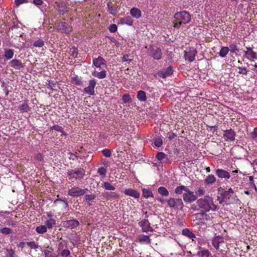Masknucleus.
Masks as SVG:
<instances>
[{"label":"nucleus","mask_w":257,"mask_h":257,"mask_svg":"<svg viewBox=\"0 0 257 257\" xmlns=\"http://www.w3.org/2000/svg\"><path fill=\"white\" fill-rule=\"evenodd\" d=\"M210 252L207 249H201L197 253L198 257H208Z\"/></svg>","instance_id":"obj_35"},{"label":"nucleus","mask_w":257,"mask_h":257,"mask_svg":"<svg viewBox=\"0 0 257 257\" xmlns=\"http://www.w3.org/2000/svg\"><path fill=\"white\" fill-rule=\"evenodd\" d=\"M175 21L173 22V26L179 28L182 24H186L190 21V16L186 11L178 12L174 15Z\"/></svg>","instance_id":"obj_2"},{"label":"nucleus","mask_w":257,"mask_h":257,"mask_svg":"<svg viewBox=\"0 0 257 257\" xmlns=\"http://www.w3.org/2000/svg\"><path fill=\"white\" fill-rule=\"evenodd\" d=\"M85 198L86 201H90L94 199L95 196L94 194L86 195Z\"/></svg>","instance_id":"obj_58"},{"label":"nucleus","mask_w":257,"mask_h":257,"mask_svg":"<svg viewBox=\"0 0 257 257\" xmlns=\"http://www.w3.org/2000/svg\"><path fill=\"white\" fill-rule=\"evenodd\" d=\"M139 225L142 228V230L144 232H148L152 230V228L148 220L144 219L141 220L139 222Z\"/></svg>","instance_id":"obj_17"},{"label":"nucleus","mask_w":257,"mask_h":257,"mask_svg":"<svg viewBox=\"0 0 257 257\" xmlns=\"http://www.w3.org/2000/svg\"><path fill=\"white\" fill-rule=\"evenodd\" d=\"M75 83L77 85H80L81 84V80L78 78V77H75L73 79Z\"/></svg>","instance_id":"obj_64"},{"label":"nucleus","mask_w":257,"mask_h":257,"mask_svg":"<svg viewBox=\"0 0 257 257\" xmlns=\"http://www.w3.org/2000/svg\"><path fill=\"white\" fill-rule=\"evenodd\" d=\"M109 30L111 33H114L117 31V27L115 24H111L109 26Z\"/></svg>","instance_id":"obj_52"},{"label":"nucleus","mask_w":257,"mask_h":257,"mask_svg":"<svg viewBox=\"0 0 257 257\" xmlns=\"http://www.w3.org/2000/svg\"><path fill=\"white\" fill-rule=\"evenodd\" d=\"M96 84V81L94 79H91L89 81V85L84 88V91L90 95H93L94 94V88Z\"/></svg>","instance_id":"obj_11"},{"label":"nucleus","mask_w":257,"mask_h":257,"mask_svg":"<svg viewBox=\"0 0 257 257\" xmlns=\"http://www.w3.org/2000/svg\"><path fill=\"white\" fill-rule=\"evenodd\" d=\"M34 46L36 47H42L44 45V42L42 40H38L34 43Z\"/></svg>","instance_id":"obj_42"},{"label":"nucleus","mask_w":257,"mask_h":257,"mask_svg":"<svg viewBox=\"0 0 257 257\" xmlns=\"http://www.w3.org/2000/svg\"><path fill=\"white\" fill-rule=\"evenodd\" d=\"M229 51V48L227 47H222L221 48V50L219 53V55L220 57L224 58L225 57Z\"/></svg>","instance_id":"obj_34"},{"label":"nucleus","mask_w":257,"mask_h":257,"mask_svg":"<svg viewBox=\"0 0 257 257\" xmlns=\"http://www.w3.org/2000/svg\"><path fill=\"white\" fill-rule=\"evenodd\" d=\"M238 69L239 70L238 73L244 75H246L247 74L248 70L245 67H238Z\"/></svg>","instance_id":"obj_51"},{"label":"nucleus","mask_w":257,"mask_h":257,"mask_svg":"<svg viewBox=\"0 0 257 257\" xmlns=\"http://www.w3.org/2000/svg\"><path fill=\"white\" fill-rule=\"evenodd\" d=\"M58 29L62 32L69 34L72 30V28L65 22H60L58 27Z\"/></svg>","instance_id":"obj_15"},{"label":"nucleus","mask_w":257,"mask_h":257,"mask_svg":"<svg viewBox=\"0 0 257 257\" xmlns=\"http://www.w3.org/2000/svg\"><path fill=\"white\" fill-rule=\"evenodd\" d=\"M92 75L98 79H102L106 77L107 72L106 70H102L100 72H98L96 70H94L92 72Z\"/></svg>","instance_id":"obj_22"},{"label":"nucleus","mask_w":257,"mask_h":257,"mask_svg":"<svg viewBox=\"0 0 257 257\" xmlns=\"http://www.w3.org/2000/svg\"><path fill=\"white\" fill-rule=\"evenodd\" d=\"M68 154L69 155V159L70 160H75L77 158V156L76 155H75V154H73V153H72L71 152H69L68 153Z\"/></svg>","instance_id":"obj_61"},{"label":"nucleus","mask_w":257,"mask_h":257,"mask_svg":"<svg viewBox=\"0 0 257 257\" xmlns=\"http://www.w3.org/2000/svg\"><path fill=\"white\" fill-rule=\"evenodd\" d=\"M1 232L4 234H9L11 233L12 230L10 228L4 227L0 230Z\"/></svg>","instance_id":"obj_49"},{"label":"nucleus","mask_w":257,"mask_h":257,"mask_svg":"<svg viewBox=\"0 0 257 257\" xmlns=\"http://www.w3.org/2000/svg\"><path fill=\"white\" fill-rule=\"evenodd\" d=\"M236 134L231 128L224 131L223 138L226 142H232L234 141Z\"/></svg>","instance_id":"obj_9"},{"label":"nucleus","mask_w":257,"mask_h":257,"mask_svg":"<svg viewBox=\"0 0 257 257\" xmlns=\"http://www.w3.org/2000/svg\"><path fill=\"white\" fill-rule=\"evenodd\" d=\"M222 197V200L220 201V203H222L224 199L229 200L230 198L235 200L236 198V196L234 194L233 189L231 188H229L227 190L224 191L221 194Z\"/></svg>","instance_id":"obj_8"},{"label":"nucleus","mask_w":257,"mask_h":257,"mask_svg":"<svg viewBox=\"0 0 257 257\" xmlns=\"http://www.w3.org/2000/svg\"><path fill=\"white\" fill-rule=\"evenodd\" d=\"M143 196L146 198L154 197L152 192L150 189H143Z\"/></svg>","instance_id":"obj_32"},{"label":"nucleus","mask_w":257,"mask_h":257,"mask_svg":"<svg viewBox=\"0 0 257 257\" xmlns=\"http://www.w3.org/2000/svg\"><path fill=\"white\" fill-rule=\"evenodd\" d=\"M155 145L157 147H160L163 144L162 140L161 138L156 139L154 142Z\"/></svg>","instance_id":"obj_54"},{"label":"nucleus","mask_w":257,"mask_h":257,"mask_svg":"<svg viewBox=\"0 0 257 257\" xmlns=\"http://www.w3.org/2000/svg\"><path fill=\"white\" fill-rule=\"evenodd\" d=\"M251 137L253 140H257V127H255L250 134Z\"/></svg>","instance_id":"obj_55"},{"label":"nucleus","mask_w":257,"mask_h":257,"mask_svg":"<svg viewBox=\"0 0 257 257\" xmlns=\"http://www.w3.org/2000/svg\"><path fill=\"white\" fill-rule=\"evenodd\" d=\"M197 54V51L193 48H189L185 51L184 57L186 60L189 62H192L195 59Z\"/></svg>","instance_id":"obj_6"},{"label":"nucleus","mask_w":257,"mask_h":257,"mask_svg":"<svg viewBox=\"0 0 257 257\" xmlns=\"http://www.w3.org/2000/svg\"><path fill=\"white\" fill-rule=\"evenodd\" d=\"M97 172L102 177H104L106 175V170L104 167H100L98 168Z\"/></svg>","instance_id":"obj_44"},{"label":"nucleus","mask_w":257,"mask_h":257,"mask_svg":"<svg viewBox=\"0 0 257 257\" xmlns=\"http://www.w3.org/2000/svg\"><path fill=\"white\" fill-rule=\"evenodd\" d=\"M173 68L171 66H169L166 69L159 72L157 73V75L163 78H165L171 75L173 73Z\"/></svg>","instance_id":"obj_16"},{"label":"nucleus","mask_w":257,"mask_h":257,"mask_svg":"<svg viewBox=\"0 0 257 257\" xmlns=\"http://www.w3.org/2000/svg\"><path fill=\"white\" fill-rule=\"evenodd\" d=\"M6 255L7 257H17L15 251L12 249H8L7 250Z\"/></svg>","instance_id":"obj_43"},{"label":"nucleus","mask_w":257,"mask_h":257,"mask_svg":"<svg viewBox=\"0 0 257 257\" xmlns=\"http://www.w3.org/2000/svg\"><path fill=\"white\" fill-rule=\"evenodd\" d=\"M140 242H143L146 243H149L150 242V237L148 235H143L139 238Z\"/></svg>","instance_id":"obj_38"},{"label":"nucleus","mask_w":257,"mask_h":257,"mask_svg":"<svg viewBox=\"0 0 257 257\" xmlns=\"http://www.w3.org/2000/svg\"><path fill=\"white\" fill-rule=\"evenodd\" d=\"M102 153L106 157H110L111 156V152L109 149H104L102 151Z\"/></svg>","instance_id":"obj_48"},{"label":"nucleus","mask_w":257,"mask_h":257,"mask_svg":"<svg viewBox=\"0 0 257 257\" xmlns=\"http://www.w3.org/2000/svg\"><path fill=\"white\" fill-rule=\"evenodd\" d=\"M165 157H166V155L163 152H159L156 155L157 158L159 161L163 160L164 159H165Z\"/></svg>","instance_id":"obj_50"},{"label":"nucleus","mask_w":257,"mask_h":257,"mask_svg":"<svg viewBox=\"0 0 257 257\" xmlns=\"http://www.w3.org/2000/svg\"><path fill=\"white\" fill-rule=\"evenodd\" d=\"M168 206L175 209L182 210L184 207L183 201L180 198H174L170 197L166 200Z\"/></svg>","instance_id":"obj_3"},{"label":"nucleus","mask_w":257,"mask_h":257,"mask_svg":"<svg viewBox=\"0 0 257 257\" xmlns=\"http://www.w3.org/2000/svg\"><path fill=\"white\" fill-rule=\"evenodd\" d=\"M26 243L31 248L37 249L39 247L38 244L34 241L27 242Z\"/></svg>","instance_id":"obj_45"},{"label":"nucleus","mask_w":257,"mask_h":257,"mask_svg":"<svg viewBox=\"0 0 257 257\" xmlns=\"http://www.w3.org/2000/svg\"><path fill=\"white\" fill-rule=\"evenodd\" d=\"M149 56L156 60H160L162 55L161 50L155 46H150L147 51Z\"/></svg>","instance_id":"obj_4"},{"label":"nucleus","mask_w":257,"mask_h":257,"mask_svg":"<svg viewBox=\"0 0 257 257\" xmlns=\"http://www.w3.org/2000/svg\"><path fill=\"white\" fill-rule=\"evenodd\" d=\"M4 57L6 60L12 59L14 55V50L11 49L6 48L4 49Z\"/></svg>","instance_id":"obj_26"},{"label":"nucleus","mask_w":257,"mask_h":257,"mask_svg":"<svg viewBox=\"0 0 257 257\" xmlns=\"http://www.w3.org/2000/svg\"><path fill=\"white\" fill-rule=\"evenodd\" d=\"M184 201L186 203H190L195 201L197 197L194 194V192L187 189V191L183 194Z\"/></svg>","instance_id":"obj_7"},{"label":"nucleus","mask_w":257,"mask_h":257,"mask_svg":"<svg viewBox=\"0 0 257 257\" xmlns=\"http://www.w3.org/2000/svg\"><path fill=\"white\" fill-rule=\"evenodd\" d=\"M79 225V222L76 219H71L65 221L63 222V226L66 228L73 229Z\"/></svg>","instance_id":"obj_12"},{"label":"nucleus","mask_w":257,"mask_h":257,"mask_svg":"<svg viewBox=\"0 0 257 257\" xmlns=\"http://www.w3.org/2000/svg\"><path fill=\"white\" fill-rule=\"evenodd\" d=\"M68 175L69 176V179H72L75 178L76 179L78 178H81L83 177V175L81 171L80 170H68L67 172Z\"/></svg>","instance_id":"obj_13"},{"label":"nucleus","mask_w":257,"mask_h":257,"mask_svg":"<svg viewBox=\"0 0 257 257\" xmlns=\"http://www.w3.org/2000/svg\"><path fill=\"white\" fill-rule=\"evenodd\" d=\"M133 20L130 16L125 17L122 18H120L118 21V24L120 25H127L128 26H132L133 24Z\"/></svg>","instance_id":"obj_20"},{"label":"nucleus","mask_w":257,"mask_h":257,"mask_svg":"<svg viewBox=\"0 0 257 257\" xmlns=\"http://www.w3.org/2000/svg\"><path fill=\"white\" fill-rule=\"evenodd\" d=\"M28 3V0H15V4L17 7H19L22 4Z\"/></svg>","instance_id":"obj_53"},{"label":"nucleus","mask_w":257,"mask_h":257,"mask_svg":"<svg viewBox=\"0 0 257 257\" xmlns=\"http://www.w3.org/2000/svg\"><path fill=\"white\" fill-rule=\"evenodd\" d=\"M35 158L39 161H41L43 160V156L40 154H37L35 155Z\"/></svg>","instance_id":"obj_63"},{"label":"nucleus","mask_w":257,"mask_h":257,"mask_svg":"<svg viewBox=\"0 0 257 257\" xmlns=\"http://www.w3.org/2000/svg\"><path fill=\"white\" fill-rule=\"evenodd\" d=\"M33 4L35 6L38 7L42 5L44 2L42 0H33Z\"/></svg>","instance_id":"obj_57"},{"label":"nucleus","mask_w":257,"mask_h":257,"mask_svg":"<svg viewBox=\"0 0 257 257\" xmlns=\"http://www.w3.org/2000/svg\"><path fill=\"white\" fill-rule=\"evenodd\" d=\"M205 183L207 184H212L216 181V178L213 175H209L204 180Z\"/></svg>","instance_id":"obj_30"},{"label":"nucleus","mask_w":257,"mask_h":257,"mask_svg":"<svg viewBox=\"0 0 257 257\" xmlns=\"http://www.w3.org/2000/svg\"><path fill=\"white\" fill-rule=\"evenodd\" d=\"M196 203L198 206L204 212H209V211H216L218 209L217 206L213 203V198L208 195L199 199L197 200Z\"/></svg>","instance_id":"obj_1"},{"label":"nucleus","mask_w":257,"mask_h":257,"mask_svg":"<svg viewBox=\"0 0 257 257\" xmlns=\"http://www.w3.org/2000/svg\"><path fill=\"white\" fill-rule=\"evenodd\" d=\"M128 57V56L127 55H124L122 57V62H130L132 61V59H127V58Z\"/></svg>","instance_id":"obj_62"},{"label":"nucleus","mask_w":257,"mask_h":257,"mask_svg":"<svg viewBox=\"0 0 257 257\" xmlns=\"http://www.w3.org/2000/svg\"><path fill=\"white\" fill-rule=\"evenodd\" d=\"M205 190L203 187H199L196 191V195L201 196L205 194Z\"/></svg>","instance_id":"obj_46"},{"label":"nucleus","mask_w":257,"mask_h":257,"mask_svg":"<svg viewBox=\"0 0 257 257\" xmlns=\"http://www.w3.org/2000/svg\"><path fill=\"white\" fill-rule=\"evenodd\" d=\"M124 192L125 195L133 197L136 199L139 198L140 197V193L133 189H125Z\"/></svg>","instance_id":"obj_19"},{"label":"nucleus","mask_w":257,"mask_h":257,"mask_svg":"<svg viewBox=\"0 0 257 257\" xmlns=\"http://www.w3.org/2000/svg\"><path fill=\"white\" fill-rule=\"evenodd\" d=\"M47 231V228L46 225H41L37 226L36 228V231L39 234H43L46 232Z\"/></svg>","instance_id":"obj_33"},{"label":"nucleus","mask_w":257,"mask_h":257,"mask_svg":"<svg viewBox=\"0 0 257 257\" xmlns=\"http://www.w3.org/2000/svg\"><path fill=\"white\" fill-rule=\"evenodd\" d=\"M56 224V220L54 218H49L45 222V225L47 229H51Z\"/></svg>","instance_id":"obj_27"},{"label":"nucleus","mask_w":257,"mask_h":257,"mask_svg":"<svg viewBox=\"0 0 257 257\" xmlns=\"http://www.w3.org/2000/svg\"><path fill=\"white\" fill-rule=\"evenodd\" d=\"M106 61L101 56H98L93 60V65L97 68H100L102 66L106 65Z\"/></svg>","instance_id":"obj_14"},{"label":"nucleus","mask_w":257,"mask_h":257,"mask_svg":"<svg viewBox=\"0 0 257 257\" xmlns=\"http://www.w3.org/2000/svg\"><path fill=\"white\" fill-rule=\"evenodd\" d=\"M187 189H188L187 187H186L185 186H183V185L179 186L175 188V192L177 194H183V193H184L183 192L184 191L185 192L186 191H187Z\"/></svg>","instance_id":"obj_29"},{"label":"nucleus","mask_w":257,"mask_h":257,"mask_svg":"<svg viewBox=\"0 0 257 257\" xmlns=\"http://www.w3.org/2000/svg\"><path fill=\"white\" fill-rule=\"evenodd\" d=\"M137 98L141 101H145L147 99L145 92L143 90H139L137 93Z\"/></svg>","instance_id":"obj_28"},{"label":"nucleus","mask_w":257,"mask_h":257,"mask_svg":"<svg viewBox=\"0 0 257 257\" xmlns=\"http://www.w3.org/2000/svg\"><path fill=\"white\" fill-rule=\"evenodd\" d=\"M229 49L231 53H235L236 51H238L237 46L234 44L230 45Z\"/></svg>","instance_id":"obj_47"},{"label":"nucleus","mask_w":257,"mask_h":257,"mask_svg":"<svg viewBox=\"0 0 257 257\" xmlns=\"http://www.w3.org/2000/svg\"><path fill=\"white\" fill-rule=\"evenodd\" d=\"M216 174L217 175V176L220 178H224L228 179L230 177V175L227 171L221 169H218L216 170Z\"/></svg>","instance_id":"obj_18"},{"label":"nucleus","mask_w":257,"mask_h":257,"mask_svg":"<svg viewBox=\"0 0 257 257\" xmlns=\"http://www.w3.org/2000/svg\"><path fill=\"white\" fill-rule=\"evenodd\" d=\"M87 190V189H82L78 187H73L69 189L68 194L72 197H79L85 194Z\"/></svg>","instance_id":"obj_5"},{"label":"nucleus","mask_w":257,"mask_h":257,"mask_svg":"<svg viewBox=\"0 0 257 257\" xmlns=\"http://www.w3.org/2000/svg\"><path fill=\"white\" fill-rule=\"evenodd\" d=\"M247 51H244L243 57L250 61L257 59V54L250 47H246Z\"/></svg>","instance_id":"obj_10"},{"label":"nucleus","mask_w":257,"mask_h":257,"mask_svg":"<svg viewBox=\"0 0 257 257\" xmlns=\"http://www.w3.org/2000/svg\"><path fill=\"white\" fill-rule=\"evenodd\" d=\"M43 252L45 255V257H56L55 254L52 251L48 249H44Z\"/></svg>","instance_id":"obj_39"},{"label":"nucleus","mask_w":257,"mask_h":257,"mask_svg":"<svg viewBox=\"0 0 257 257\" xmlns=\"http://www.w3.org/2000/svg\"><path fill=\"white\" fill-rule=\"evenodd\" d=\"M182 233L183 235L192 239V240H194V238H195L194 233L188 228L183 229L182 231Z\"/></svg>","instance_id":"obj_25"},{"label":"nucleus","mask_w":257,"mask_h":257,"mask_svg":"<svg viewBox=\"0 0 257 257\" xmlns=\"http://www.w3.org/2000/svg\"><path fill=\"white\" fill-rule=\"evenodd\" d=\"M11 66L14 68L16 69H21L24 67V65L22 62L18 59H13L10 62Z\"/></svg>","instance_id":"obj_21"},{"label":"nucleus","mask_w":257,"mask_h":257,"mask_svg":"<svg viewBox=\"0 0 257 257\" xmlns=\"http://www.w3.org/2000/svg\"><path fill=\"white\" fill-rule=\"evenodd\" d=\"M103 186L104 188L107 190H114L115 187L112 186L110 183L108 182H105L103 184Z\"/></svg>","instance_id":"obj_37"},{"label":"nucleus","mask_w":257,"mask_h":257,"mask_svg":"<svg viewBox=\"0 0 257 257\" xmlns=\"http://www.w3.org/2000/svg\"><path fill=\"white\" fill-rule=\"evenodd\" d=\"M58 201H62L64 203V207L65 208H67L68 206V204L67 202L66 201L62 200V199H57L55 200L54 203H56Z\"/></svg>","instance_id":"obj_60"},{"label":"nucleus","mask_w":257,"mask_h":257,"mask_svg":"<svg viewBox=\"0 0 257 257\" xmlns=\"http://www.w3.org/2000/svg\"><path fill=\"white\" fill-rule=\"evenodd\" d=\"M70 254V251L68 249H64L61 252L63 257H67Z\"/></svg>","instance_id":"obj_59"},{"label":"nucleus","mask_w":257,"mask_h":257,"mask_svg":"<svg viewBox=\"0 0 257 257\" xmlns=\"http://www.w3.org/2000/svg\"><path fill=\"white\" fill-rule=\"evenodd\" d=\"M107 6L109 8V12L112 15H115L116 13V10L113 9L112 7H110V4L108 3Z\"/></svg>","instance_id":"obj_56"},{"label":"nucleus","mask_w":257,"mask_h":257,"mask_svg":"<svg viewBox=\"0 0 257 257\" xmlns=\"http://www.w3.org/2000/svg\"><path fill=\"white\" fill-rule=\"evenodd\" d=\"M122 100L124 103H129L131 102L132 98L129 94H125L122 96Z\"/></svg>","instance_id":"obj_40"},{"label":"nucleus","mask_w":257,"mask_h":257,"mask_svg":"<svg viewBox=\"0 0 257 257\" xmlns=\"http://www.w3.org/2000/svg\"><path fill=\"white\" fill-rule=\"evenodd\" d=\"M19 109L22 112H28L30 110L29 106L27 103H23L19 107Z\"/></svg>","instance_id":"obj_36"},{"label":"nucleus","mask_w":257,"mask_h":257,"mask_svg":"<svg viewBox=\"0 0 257 257\" xmlns=\"http://www.w3.org/2000/svg\"><path fill=\"white\" fill-rule=\"evenodd\" d=\"M158 193L163 196H169V193L168 190L164 187H160L158 189Z\"/></svg>","instance_id":"obj_31"},{"label":"nucleus","mask_w":257,"mask_h":257,"mask_svg":"<svg viewBox=\"0 0 257 257\" xmlns=\"http://www.w3.org/2000/svg\"><path fill=\"white\" fill-rule=\"evenodd\" d=\"M51 130H54L62 133V135H66V134L63 131L62 127L59 125H54L51 127Z\"/></svg>","instance_id":"obj_41"},{"label":"nucleus","mask_w":257,"mask_h":257,"mask_svg":"<svg viewBox=\"0 0 257 257\" xmlns=\"http://www.w3.org/2000/svg\"><path fill=\"white\" fill-rule=\"evenodd\" d=\"M131 15L136 18L139 19L142 16V12L141 10L137 8H133L130 10Z\"/></svg>","instance_id":"obj_23"},{"label":"nucleus","mask_w":257,"mask_h":257,"mask_svg":"<svg viewBox=\"0 0 257 257\" xmlns=\"http://www.w3.org/2000/svg\"><path fill=\"white\" fill-rule=\"evenodd\" d=\"M58 11L60 15H64L67 12V6L64 3H57Z\"/></svg>","instance_id":"obj_24"}]
</instances>
